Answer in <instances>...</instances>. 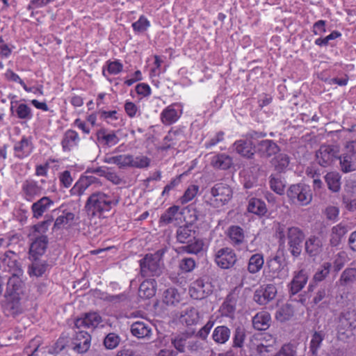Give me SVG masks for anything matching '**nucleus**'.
Returning <instances> with one entry per match:
<instances>
[{
	"instance_id": "f257e3e1",
	"label": "nucleus",
	"mask_w": 356,
	"mask_h": 356,
	"mask_svg": "<svg viewBox=\"0 0 356 356\" xmlns=\"http://www.w3.org/2000/svg\"><path fill=\"white\" fill-rule=\"evenodd\" d=\"M24 275H11L6 283L1 306L7 315H15L20 312L21 300L25 293Z\"/></svg>"
},
{
	"instance_id": "f03ea898",
	"label": "nucleus",
	"mask_w": 356,
	"mask_h": 356,
	"mask_svg": "<svg viewBox=\"0 0 356 356\" xmlns=\"http://www.w3.org/2000/svg\"><path fill=\"white\" fill-rule=\"evenodd\" d=\"M120 202V196L115 189L104 188L92 193L87 199L85 208L92 216L101 215L110 211Z\"/></svg>"
},
{
	"instance_id": "7ed1b4c3",
	"label": "nucleus",
	"mask_w": 356,
	"mask_h": 356,
	"mask_svg": "<svg viewBox=\"0 0 356 356\" xmlns=\"http://www.w3.org/2000/svg\"><path fill=\"white\" fill-rule=\"evenodd\" d=\"M44 253V241L33 240L29 250V258L32 264L28 273L30 277H40L44 273V264L42 259Z\"/></svg>"
},
{
	"instance_id": "20e7f679",
	"label": "nucleus",
	"mask_w": 356,
	"mask_h": 356,
	"mask_svg": "<svg viewBox=\"0 0 356 356\" xmlns=\"http://www.w3.org/2000/svg\"><path fill=\"white\" fill-rule=\"evenodd\" d=\"M207 202L215 208H219L227 204L232 197V190L226 184H215L205 195Z\"/></svg>"
},
{
	"instance_id": "39448f33",
	"label": "nucleus",
	"mask_w": 356,
	"mask_h": 356,
	"mask_svg": "<svg viewBox=\"0 0 356 356\" xmlns=\"http://www.w3.org/2000/svg\"><path fill=\"white\" fill-rule=\"evenodd\" d=\"M263 274L268 281H273L276 279L284 280L288 276V270L281 258L275 256L268 260Z\"/></svg>"
},
{
	"instance_id": "423d86ee",
	"label": "nucleus",
	"mask_w": 356,
	"mask_h": 356,
	"mask_svg": "<svg viewBox=\"0 0 356 356\" xmlns=\"http://www.w3.org/2000/svg\"><path fill=\"white\" fill-rule=\"evenodd\" d=\"M265 134L257 131L250 132L245 138L236 140L233 144L234 150L240 156L251 159L254 154V145L252 139L264 137Z\"/></svg>"
},
{
	"instance_id": "0eeeda50",
	"label": "nucleus",
	"mask_w": 356,
	"mask_h": 356,
	"mask_svg": "<svg viewBox=\"0 0 356 356\" xmlns=\"http://www.w3.org/2000/svg\"><path fill=\"white\" fill-rule=\"evenodd\" d=\"M287 196L293 204L301 206L308 205L312 200L309 186L302 184L291 185L287 191Z\"/></svg>"
},
{
	"instance_id": "6e6552de",
	"label": "nucleus",
	"mask_w": 356,
	"mask_h": 356,
	"mask_svg": "<svg viewBox=\"0 0 356 356\" xmlns=\"http://www.w3.org/2000/svg\"><path fill=\"white\" fill-rule=\"evenodd\" d=\"M341 169L344 172L356 170V140L346 143L343 152L338 157Z\"/></svg>"
},
{
	"instance_id": "1a4fd4ad",
	"label": "nucleus",
	"mask_w": 356,
	"mask_h": 356,
	"mask_svg": "<svg viewBox=\"0 0 356 356\" xmlns=\"http://www.w3.org/2000/svg\"><path fill=\"white\" fill-rule=\"evenodd\" d=\"M213 288L209 278H199L191 284L189 294L193 299L202 300L213 293Z\"/></svg>"
},
{
	"instance_id": "9d476101",
	"label": "nucleus",
	"mask_w": 356,
	"mask_h": 356,
	"mask_svg": "<svg viewBox=\"0 0 356 356\" xmlns=\"http://www.w3.org/2000/svg\"><path fill=\"white\" fill-rule=\"evenodd\" d=\"M74 218V214L60 206L51 211V214H46V225L55 220L54 229H61L70 225Z\"/></svg>"
},
{
	"instance_id": "9b49d317",
	"label": "nucleus",
	"mask_w": 356,
	"mask_h": 356,
	"mask_svg": "<svg viewBox=\"0 0 356 356\" xmlns=\"http://www.w3.org/2000/svg\"><path fill=\"white\" fill-rule=\"evenodd\" d=\"M304 237V234L300 228L291 227L287 229L289 250L293 256L296 257L300 254Z\"/></svg>"
},
{
	"instance_id": "f8f14e48",
	"label": "nucleus",
	"mask_w": 356,
	"mask_h": 356,
	"mask_svg": "<svg viewBox=\"0 0 356 356\" xmlns=\"http://www.w3.org/2000/svg\"><path fill=\"white\" fill-rule=\"evenodd\" d=\"M0 268L12 275H24V270L18 262V256L11 250L6 252L0 257Z\"/></svg>"
},
{
	"instance_id": "ddd939ff",
	"label": "nucleus",
	"mask_w": 356,
	"mask_h": 356,
	"mask_svg": "<svg viewBox=\"0 0 356 356\" xmlns=\"http://www.w3.org/2000/svg\"><path fill=\"white\" fill-rule=\"evenodd\" d=\"M140 273L143 277L159 275L161 273L159 256L147 254L140 261Z\"/></svg>"
},
{
	"instance_id": "4468645a",
	"label": "nucleus",
	"mask_w": 356,
	"mask_h": 356,
	"mask_svg": "<svg viewBox=\"0 0 356 356\" xmlns=\"http://www.w3.org/2000/svg\"><path fill=\"white\" fill-rule=\"evenodd\" d=\"M337 146L323 145L316 153L317 162L323 167L330 165L338 158Z\"/></svg>"
},
{
	"instance_id": "2eb2a0df",
	"label": "nucleus",
	"mask_w": 356,
	"mask_h": 356,
	"mask_svg": "<svg viewBox=\"0 0 356 356\" xmlns=\"http://www.w3.org/2000/svg\"><path fill=\"white\" fill-rule=\"evenodd\" d=\"M242 288L236 286L227 295L225 300L220 307L223 316L233 318L236 311V305L239 298Z\"/></svg>"
},
{
	"instance_id": "dca6fc26",
	"label": "nucleus",
	"mask_w": 356,
	"mask_h": 356,
	"mask_svg": "<svg viewBox=\"0 0 356 356\" xmlns=\"http://www.w3.org/2000/svg\"><path fill=\"white\" fill-rule=\"evenodd\" d=\"M237 261L235 252L230 248H222L215 254V261L222 269H229L234 266Z\"/></svg>"
},
{
	"instance_id": "f3484780",
	"label": "nucleus",
	"mask_w": 356,
	"mask_h": 356,
	"mask_svg": "<svg viewBox=\"0 0 356 356\" xmlns=\"http://www.w3.org/2000/svg\"><path fill=\"white\" fill-rule=\"evenodd\" d=\"M183 113V107L180 103H173L165 107L160 114L161 122L166 126L177 122Z\"/></svg>"
},
{
	"instance_id": "a211bd4d",
	"label": "nucleus",
	"mask_w": 356,
	"mask_h": 356,
	"mask_svg": "<svg viewBox=\"0 0 356 356\" xmlns=\"http://www.w3.org/2000/svg\"><path fill=\"white\" fill-rule=\"evenodd\" d=\"M91 337L88 332L78 330L72 339L70 347L77 353H86L90 346Z\"/></svg>"
},
{
	"instance_id": "6ab92c4d",
	"label": "nucleus",
	"mask_w": 356,
	"mask_h": 356,
	"mask_svg": "<svg viewBox=\"0 0 356 356\" xmlns=\"http://www.w3.org/2000/svg\"><path fill=\"white\" fill-rule=\"evenodd\" d=\"M277 294V289L273 284H267L257 289L254 293V300L264 305L273 300Z\"/></svg>"
},
{
	"instance_id": "aec40b11",
	"label": "nucleus",
	"mask_w": 356,
	"mask_h": 356,
	"mask_svg": "<svg viewBox=\"0 0 356 356\" xmlns=\"http://www.w3.org/2000/svg\"><path fill=\"white\" fill-rule=\"evenodd\" d=\"M102 321L101 316L97 312H90L75 321V327L77 330L85 328L94 329Z\"/></svg>"
},
{
	"instance_id": "412c9836",
	"label": "nucleus",
	"mask_w": 356,
	"mask_h": 356,
	"mask_svg": "<svg viewBox=\"0 0 356 356\" xmlns=\"http://www.w3.org/2000/svg\"><path fill=\"white\" fill-rule=\"evenodd\" d=\"M308 278L307 273L303 269L294 272L293 279L289 284L290 293L296 295L300 292L306 285Z\"/></svg>"
},
{
	"instance_id": "4be33fe9",
	"label": "nucleus",
	"mask_w": 356,
	"mask_h": 356,
	"mask_svg": "<svg viewBox=\"0 0 356 356\" xmlns=\"http://www.w3.org/2000/svg\"><path fill=\"white\" fill-rule=\"evenodd\" d=\"M342 266L343 264L338 263L337 259H336L333 263L330 261H325L317 269L316 272L314 275L313 280L316 282H322L328 276L332 267L334 270L337 272L341 270Z\"/></svg>"
},
{
	"instance_id": "5701e85b",
	"label": "nucleus",
	"mask_w": 356,
	"mask_h": 356,
	"mask_svg": "<svg viewBox=\"0 0 356 356\" xmlns=\"http://www.w3.org/2000/svg\"><path fill=\"white\" fill-rule=\"evenodd\" d=\"M122 63L118 59L114 60H108L102 67V75L110 83L112 82L111 75H118L123 70Z\"/></svg>"
},
{
	"instance_id": "b1692460",
	"label": "nucleus",
	"mask_w": 356,
	"mask_h": 356,
	"mask_svg": "<svg viewBox=\"0 0 356 356\" xmlns=\"http://www.w3.org/2000/svg\"><path fill=\"white\" fill-rule=\"evenodd\" d=\"M179 207L173 205L169 207L163 214L159 220L160 227L166 226L170 224L178 223Z\"/></svg>"
},
{
	"instance_id": "393cba45",
	"label": "nucleus",
	"mask_w": 356,
	"mask_h": 356,
	"mask_svg": "<svg viewBox=\"0 0 356 356\" xmlns=\"http://www.w3.org/2000/svg\"><path fill=\"white\" fill-rule=\"evenodd\" d=\"M33 150V145L31 140L23 137L14 145L15 156L19 159H24L28 156Z\"/></svg>"
},
{
	"instance_id": "a878e982",
	"label": "nucleus",
	"mask_w": 356,
	"mask_h": 356,
	"mask_svg": "<svg viewBox=\"0 0 356 356\" xmlns=\"http://www.w3.org/2000/svg\"><path fill=\"white\" fill-rule=\"evenodd\" d=\"M131 332L138 339L149 338L152 335V328L148 323L137 321L131 324Z\"/></svg>"
},
{
	"instance_id": "bb28decb",
	"label": "nucleus",
	"mask_w": 356,
	"mask_h": 356,
	"mask_svg": "<svg viewBox=\"0 0 356 356\" xmlns=\"http://www.w3.org/2000/svg\"><path fill=\"white\" fill-rule=\"evenodd\" d=\"M97 179L93 176L81 177L71 188V195L76 196L82 195L90 184L97 182Z\"/></svg>"
},
{
	"instance_id": "cd10ccee",
	"label": "nucleus",
	"mask_w": 356,
	"mask_h": 356,
	"mask_svg": "<svg viewBox=\"0 0 356 356\" xmlns=\"http://www.w3.org/2000/svg\"><path fill=\"white\" fill-rule=\"evenodd\" d=\"M97 140L102 146L112 147L119 142V138L113 131L102 129L97 132Z\"/></svg>"
},
{
	"instance_id": "c85d7f7f",
	"label": "nucleus",
	"mask_w": 356,
	"mask_h": 356,
	"mask_svg": "<svg viewBox=\"0 0 356 356\" xmlns=\"http://www.w3.org/2000/svg\"><path fill=\"white\" fill-rule=\"evenodd\" d=\"M279 151V146L272 140H263L258 144V152L262 157H270Z\"/></svg>"
},
{
	"instance_id": "c756f323",
	"label": "nucleus",
	"mask_w": 356,
	"mask_h": 356,
	"mask_svg": "<svg viewBox=\"0 0 356 356\" xmlns=\"http://www.w3.org/2000/svg\"><path fill=\"white\" fill-rule=\"evenodd\" d=\"M230 243L234 247L241 246L245 241L243 229L237 225L230 226L227 232Z\"/></svg>"
},
{
	"instance_id": "7c9ffc66",
	"label": "nucleus",
	"mask_w": 356,
	"mask_h": 356,
	"mask_svg": "<svg viewBox=\"0 0 356 356\" xmlns=\"http://www.w3.org/2000/svg\"><path fill=\"white\" fill-rule=\"evenodd\" d=\"M184 134L181 129H172L164 138L163 149L174 147L179 141H184Z\"/></svg>"
},
{
	"instance_id": "2f4dec72",
	"label": "nucleus",
	"mask_w": 356,
	"mask_h": 356,
	"mask_svg": "<svg viewBox=\"0 0 356 356\" xmlns=\"http://www.w3.org/2000/svg\"><path fill=\"white\" fill-rule=\"evenodd\" d=\"M233 163L232 158L224 153L214 155L211 160V165L216 169L227 170Z\"/></svg>"
},
{
	"instance_id": "473e14b6",
	"label": "nucleus",
	"mask_w": 356,
	"mask_h": 356,
	"mask_svg": "<svg viewBox=\"0 0 356 356\" xmlns=\"http://www.w3.org/2000/svg\"><path fill=\"white\" fill-rule=\"evenodd\" d=\"M270 315L266 311L258 312L252 318L254 327L257 330H266L270 326Z\"/></svg>"
},
{
	"instance_id": "72a5a7b5",
	"label": "nucleus",
	"mask_w": 356,
	"mask_h": 356,
	"mask_svg": "<svg viewBox=\"0 0 356 356\" xmlns=\"http://www.w3.org/2000/svg\"><path fill=\"white\" fill-rule=\"evenodd\" d=\"M98 114L102 121L113 127H117L121 121V115L116 110L106 111L100 108Z\"/></svg>"
},
{
	"instance_id": "f704fd0d",
	"label": "nucleus",
	"mask_w": 356,
	"mask_h": 356,
	"mask_svg": "<svg viewBox=\"0 0 356 356\" xmlns=\"http://www.w3.org/2000/svg\"><path fill=\"white\" fill-rule=\"evenodd\" d=\"M156 281L154 279H147L143 281L139 286V296L143 298H150L156 293Z\"/></svg>"
},
{
	"instance_id": "c9c22d12",
	"label": "nucleus",
	"mask_w": 356,
	"mask_h": 356,
	"mask_svg": "<svg viewBox=\"0 0 356 356\" xmlns=\"http://www.w3.org/2000/svg\"><path fill=\"white\" fill-rule=\"evenodd\" d=\"M264 264V255L261 253L252 254L248 260L247 270L251 274L259 273Z\"/></svg>"
},
{
	"instance_id": "e433bc0d",
	"label": "nucleus",
	"mask_w": 356,
	"mask_h": 356,
	"mask_svg": "<svg viewBox=\"0 0 356 356\" xmlns=\"http://www.w3.org/2000/svg\"><path fill=\"white\" fill-rule=\"evenodd\" d=\"M200 316L197 309L193 307H187L181 315V321L186 325H196L200 321Z\"/></svg>"
},
{
	"instance_id": "4c0bfd02",
	"label": "nucleus",
	"mask_w": 356,
	"mask_h": 356,
	"mask_svg": "<svg viewBox=\"0 0 356 356\" xmlns=\"http://www.w3.org/2000/svg\"><path fill=\"white\" fill-rule=\"evenodd\" d=\"M79 140V134L76 131L72 129L66 131L61 143L64 151L71 150L77 145Z\"/></svg>"
},
{
	"instance_id": "58836bf2",
	"label": "nucleus",
	"mask_w": 356,
	"mask_h": 356,
	"mask_svg": "<svg viewBox=\"0 0 356 356\" xmlns=\"http://www.w3.org/2000/svg\"><path fill=\"white\" fill-rule=\"evenodd\" d=\"M249 346L252 353L258 354L259 356H267L268 353L271 352L273 349L272 345L264 344L257 339L252 340Z\"/></svg>"
},
{
	"instance_id": "ea45409f",
	"label": "nucleus",
	"mask_w": 356,
	"mask_h": 356,
	"mask_svg": "<svg viewBox=\"0 0 356 356\" xmlns=\"http://www.w3.org/2000/svg\"><path fill=\"white\" fill-rule=\"evenodd\" d=\"M181 300V294L175 288H169L163 292V302L168 306H176Z\"/></svg>"
},
{
	"instance_id": "a19ab883",
	"label": "nucleus",
	"mask_w": 356,
	"mask_h": 356,
	"mask_svg": "<svg viewBox=\"0 0 356 356\" xmlns=\"http://www.w3.org/2000/svg\"><path fill=\"white\" fill-rule=\"evenodd\" d=\"M331 296V291L329 286L325 284L321 285L314 293L313 295V302L317 305L320 302L327 303L330 297Z\"/></svg>"
},
{
	"instance_id": "79ce46f5",
	"label": "nucleus",
	"mask_w": 356,
	"mask_h": 356,
	"mask_svg": "<svg viewBox=\"0 0 356 356\" xmlns=\"http://www.w3.org/2000/svg\"><path fill=\"white\" fill-rule=\"evenodd\" d=\"M129 168H147L151 163V159L147 156L140 154L138 156H133L129 154Z\"/></svg>"
},
{
	"instance_id": "37998d69",
	"label": "nucleus",
	"mask_w": 356,
	"mask_h": 356,
	"mask_svg": "<svg viewBox=\"0 0 356 356\" xmlns=\"http://www.w3.org/2000/svg\"><path fill=\"white\" fill-rule=\"evenodd\" d=\"M322 243L319 238L312 236L305 242V250L311 257L316 256L321 250Z\"/></svg>"
},
{
	"instance_id": "c03bdc74",
	"label": "nucleus",
	"mask_w": 356,
	"mask_h": 356,
	"mask_svg": "<svg viewBox=\"0 0 356 356\" xmlns=\"http://www.w3.org/2000/svg\"><path fill=\"white\" fill-rule=\"evenodd\" d=\"M347 232V228L345 225L338 224L332 228L330 234V243L333 246H337L341 242V240Z\"/></svg>"
},
{
	"instance_id": "a18cd8bd",
	"label": "nucleus",
	"mask_w": 356,
	"mask_h": 356,
	"mask_svg": "<svg viewBox=\"0 0 356 356\" xmlns=\"http://www.w3.org/2000/svg\"><path fill=\"white\" fill-rule=\"evenodd\" d=\"M230 337V330L226 326L216 327L212 334L213 339L218 343H225Z\"/></svg>"
},
{
	"instance_id": "49530a36",
	"label": "nucleus",
	"mask_w": 356,
	"mask_h": 356,
	"mask_svg": "<svg viewBox=\"0 0 356 356\" xmlns=\"http://www.w3.org/2000/svg\"><path fill=\"white\" fill-rule=\"evenodd\" d=\"M104 161L108 164H115L120 168H127L129 167V154L106 155Z\"/></svg>"
},
{
	"instance_id": "de8ad7c7",
	"label": "nucleus",
	"mask_w": 356,
	"mask_h": 356,
	"mask_svg": "<svg viewBox=\"0 0 356 356\" xmlns=\"http://www.w3.org/2000/svg\"><path fill=\"white\" fill-rule=\"evenodd\" d=\"M248 210L257 215H264L266 212V204L259 199L251 198L248 203Z\"/></svg>"
},
{
	"instance_id": "09e8293b",
	"label": "nucleus",
	"mask_w": 356,
	"mask_h": 356,
	"mask_svg": "<svg viewBox=\"0 0 356 356\" xmlns=\"http://www.w3.org/2000/svg\"><path fill=\"white\" fill-rule=\"evenodd\" d=\"M22 188L26 195L27 200H30L33 196L38 195L42 190V188L38 186L37 183L33 180L26 181L23 184Z\"/></svg>"
},
{
	"instance_id": "8fccbe9b",
	"label": "nucleus",
	"mask_w": 356,
	"mask_h": 356,
	"mask_svg": "<svg viewBox=\"0 0 356 356\" xmlns=\"http://www.w3.org/2000/svg\"><path fill=\"white\" fill-rule=\"evenodd\" d=\"M340 175L337 172H331L327 173L325 179L329 189L333 192H338L341 188Z\"/></svg>"
},
{
	"instance_id": "3c124183",
	"label": "nucleus",
	"mask_w": 356,
	"mask_h": 356,
	"mask_svg": "<svg viewBox=\"0 0 356 356\" xmlns=\"http://www.w3.org/2000/svg\"><path fill=\"white\" fill-rule=\"evenodd\" d=\"M353 327L349 326L348 323L345 320L339 319L337 325L338 337L341 340L349 338L353 335Z\"/></svg>"
},
{
	"instance_id": "603ef678",
	"label": "nucleus",
	"mask_w": 356,
	"mask_h": 356,
	"mask_svg": "<svg viewBox=\"0 0 356 356\" xmlns=\"http://www.w3.org/2000/svg\"><path fill=\"white\" fill-rule=\"evenodd\" d=\"M204 243L202 239H195L193 242L181 247L184 252L197 254L204 250Z\"/></svg>"
},
{
	"instance_id": "864d4df0",
	"label": "nucleus",
	"mask_w": 356,
	"mask_h": 356,
	"mask_svg": "<svg viewBox=\"0 0 356 356\" xmlns=\"http://www.w3.org/2000/svg\"><path fill=\"white\" fill-rule=\"evenodd\" d=\"M272 164L277 171L283 172L289 164V157L285 154H280L272 160Z\"/></svg>"
},
{
	"instance_id": "5fc2aeb1",
	"label": "nucleus",
	"mask_w": 356,
	"mask_h": 356,
	"mask_svg": "<svg viewBox=\"0 0 356 356\" xmlns=\"http://www.w3.org/2000/svg\"><path fill=\"white\" fill-rule=\"evenodd\" d=\"M270 188L279 195H282L284 192L285 184L282 179L280 175H271L270 179Z\"/></svg>"
},
{
	"instance_id": "6e6d98bb",
	"label": "nucleus",
	"mask_w": 356,
	"mask_h": 356,
	"mask_svg": "<svg viewBox=\"0 0 356 356\" xmlns=\"http://www.w3.org/2000/svg\"><path fill=\"white\" fill-rule=\"evenodd\" d=\"M324 338L325 334L322 331L315 332L312 334L309 348L313 355L317 354Z\"/></svg>"
},
{
	"instance_id": "4d7b16f0",
	"label": "nucleus",
	"mask_w": 356,
	"mask_h": 356,
	"mask_svg": "<svg viewBox=\"0 0 356 356\" xmlns=\"http://www.w3.org/2000/svg\"><path fill=\"white\" fill-rule=\"evenodd\" d=\"M150 22L144 15H140L138 19L131 24L134 31L136 33L146 31L150 27Z\"/></svg>"
},
{
	"instance_id": "13d9d810",
	"label": "nucleus",
	"mask_w": 356,
	"mask_h": 356,
	"mask_svg": "<svg viewBox=\"0 0 356 356\" xmlns=\"http://www.w3.org/2000/svg\"><path fill=\"white\" fill-rule=\"evenodd\" d=\"M192 237V229L189 226H181L177 231V239L181 243H185Z\"/></svg>"
},
{
	"instance_id": "bf43d9fd",
	"label": "nucleus",
	"mask_w": 356,
	"mask_h": 356,
	"mask_svg": "<svg viewBox=\"0 0 356 356\" xmlns=\"http://www.w3.org/2000/svg\"><path fill=\"white\" fill-rule=\"evenodd\" d=\"M341 33L338 31H332L325 38H318L315 40L314 43L319 47H326L330 44V41L341 37Z\"/></svg>"
},
{
	"instance_id": "052dcab7",
	"label": "nucleus",
	"mask_w": 356,
	"mask_h": 356,
	"mask_svg": "<svg viewBox=\"0 0 356 356\" xmlns=\"http://www.w3.org/2000/svg\"><path fill=\"white\" fill-rule=\"evenodd\" d=\"M44 221L35 225L29 234L32 240L44 241Z\"/></svg>"
},
{
	"instance_id": "680f3d73",
	"label": "nucleus",
	"mask_w": 356,
	"mask_h": 356,
	"mask_svg": "<svg viewBox=\"0 0 356 356\" xmlns=\"http://www.w3.org/2000/svg\"><path fill=\"white\" fill-rule=\"evenodd\" d=\"M199 187L196 185H191L186 190L184 195L181 197L180 201L181 204H186L191 201L197 195Z\"/></svg>"
},
{
	"instance_id": "e2e57ef3",
	"label": "nucleus",
	"mask_w": 356,
	"mask_h": 356,
	"mask_svg": "<svg viewBox=\"0 0 356 356\" xmlns=\"http://www.w3.org/2000/svg\"><path fill=\"white\" fill-rule=\"evenodd\" d=\"M293 315V310L290 305H285L280 307L276 312V318L280 321H285Z\"/></svg>"
},
{
	"instance_id": "0e129e2a",
	"label": "nucleus",
	"mask_w": 356,
	"mask_h": 356,
	"mask_svg": "<svg viewBox=\"0 0 356 356\" xmlns=\"http://www.w3.org/2000/svg\"><path fill=\"white\" fill-rule=\"evenodd\" d=\"M120 338L115 333H109L104 339V344L107 349H114L120 343Z\"/></svg>"
},
{
	"instance_id": "69168bd1",
	"label": "nucleus",
	"mask_w": 356,
	"mask_h": 356,
	"mask_svg": "<svg viewBox=\"0 0 356 356\" xmlns=\"http://www.w3.org/2000/svg\"><path fill=\"white\" fill-rule=\"evenodd\" d=\"M16 113L20 119L29 120L32 118L31 109L25 104H19Z\"/></svg>"
},
{
	"instance_id": "338daca9",
	"label": "nucleus",
	"mask_w": 356,
	"mask_h": 356,
	"mask_svg": "<svg viewBox=\"0 0 356 356\" xmlns=\"http://www.w3.org/2000/svg\"><path fill=\"white\" fill-rule=\"evenodd\" d=\"M124 111L127 115L131 118L140 115V111L138 106L131 101L127 100L125 102Z\"/></svg>"
},
{
	"instance_id": "774afa93",
	"label": "nucleus",
	"mask_w": 356,
	"mask_h": 356,
	"mask_svg": "<svg viewBox=\"0 0 356 356\" xmlns=\"http://www.w3.org/2000/svg\"><path fill=\"white\" fill-rule=\"evenodd\" d=\"M341 320H345L349 326L355 328L356 327V313L354 311L342 312L339 316Z\"/></svg>"
}]
</instances>
